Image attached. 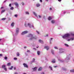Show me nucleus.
Instances as JSON below:
<instances>
[{"label": "nucleus", "instance_id": "nucleus-64", "mask_svg": "<svg viewBox=\"0 0 74 74\" xmlns=\"http://www.w3.org/2000/svg\"><path fill=\"white\" fill-rule=\"evenodd\" d=\"M46 1H48V0H46Z\"/></svg>", "mask_w": 74, "mask_h": 74}, {"label": "nucleus", "instance_id": "nucleus-24", "mask_svg": "<svg viewBox=\"0 0 74 74\" xmlns=\"http://www.w3.org/2000/svg\"><path fill=\"white\" fill-rule=\"evenodd\" d=\"M64 45L66 47H68L69 46L67 44H64Z\"/></svg>", "mask_w": 74, "mask_h": 74}, {"label": "nucleus", "instance_id": "nucleus-29", "mask_svg": "<svg viewBox=\"0 0 74 74\" xmlns=\"http://www.w3.org/2000/svg\"><path fill=\"white\" fill-rule=\"evenodd\" d=\"M58 29H62V27L61 26H60L58 27Z\"/></svg>", "mask_w": 74, "mask_h": 74}, {"label": "nucleus", "instance_id": "nucleus-39", "mask_svg": "<svg viewBox=\"0 0 74 74\" xmlns=\"http://www.w3.org/2000/svg\"><path fill=\"white\" fill-rule=\"evenodd\" d=\"M54 49H58V47H56V46H55L54 47Z\"/></svg>", "mask_w": 74, "mask_h": 74}, {"label": "nucleus", "instance_id": "nucleus-13", "mask_svg": "<svg viewBox=\"0 0 74 74\" xmlns=\"http://www.w3.org/2000/svg\"><path fill=\"white\" fill-rule=\"evenodd\" d=\"M23 66H24V67H26L27 68V67H28L27 65V64H26L24 63L23 64Z\"/></svg>", "mask_w": 74, "mask_h": 74}, {"label": "nucleus", "instance_id": "nucleus-47", "mask_svg": "<svg viewBox=\"0 0 74 74\" xmlns=\"http://www.w3.org/2000/svg\"><path fill=\"white\" fill-rule=\"evenodd\" d=\"M38 17L39 18H41V16H40V15H39Z\"/></svg>", "mask_w": 74, "mask_h": 74}, {"label": "nucleus", "instance_id": "nucleus-10", "mask_svg": "<svg viewBox=\"0 0 74 74\" xmlns=\"http://www.w3.org/2000/svg\"><path fill=\"white\" fill-rule=\"evenodd\" d=\"M27 33H28V32L27 31H25L21 33V34L22 35H24V34H27Z\"/></svg>", "mask_w": 74, "mask_h": 74}, {"label": "nucleus", "instance_id": "nucleus-32", "mask_svg": "<svg viewBox=\"0 0 74 74\" xmlns=\"http://www.w3.org/2000/svg\"><path fill=\"white\" fill-rule=\"evenodd\" d=\"M7 65L8 66H11V63H8V64H7Z\"/></svg>", "mask_w": 74, "mask_h": 74}, {"label": "nucleus", "instance_id": "nucleus-14", "mask_svg": "<svg viewBox=\"0 0 74 74\" xmlns=\"http://www.w3.org/2000/svg\"><path fill=\"white\" fill-rule=\"evenodd\" d=\"M74 32H71V36H72L73 37H74Z\"/></svg>", "mask_w": 74, "mask_h": 74}, {"label": "nucleus", "instance_id": "nucleus-38", "mask_svg": "<svg viewBox=\"0 0 74 74\" xmlns=\"http://www.w3.org/2000/svg\"><path fill=\"white\" fill-rule=\"evenodd\" d=\"M14 8L13 7H11L10 8V10H14Z\"/></svg>", "mask_w": 74, "mask_h": 74}, {"label": "nucleus", "instance_id": "nucleus-11", "mask_svg": "<svg viewBox=\"0 0 74 74\" xmlns=\"http://www.w3.org/2000/svg\"><path fill=\"white\" fill-rule=\"evenodd\" d=\"M14 4L15 5H16V7H18V6H19V5L18 4V3H17V2H14Z\"/></svg>", "mask_w": 74, "mask_h": 74}, {"label": "nucleus", "instance_id": "nucleus-58", "mask_svg": "<svg viewBox=\"0 0 74 74\" xmlns=\"http://www.w3.org/2000/svg\"><path fill=\"white\" fill-rule=\"evenodd\" d=\"M56 67H57V66H54V67H55V68H56Z\"/></svg>", "mask_w": 74, "mask_h": 74}, {"label": "nucleus", "instance_id": "nucleus-51", "mask_svg": "<svg viewBox=\"0 0 74 74\" xmlns=\"http://www.w3.org/2000/svg\"><path fill=\"white\" fill-rule=\"evenodd\" d=\"M33 49H34V50H36V48H34Z\"/></svg>", "mask_w": 74, "mask_h": 74}, {"label": "nucleus", "instance_id": "nucleus-22", "mask_svg": "<svg viewBox=\"0 0 74 74\" xmlns=\"http://www.w3.org/2000/svg\"><path fill=\"white\" fill-rule=\"evenodd\" d=\"M52 39H53V38H51L50 39V43L49 44H51V41H52Z\"/></svg>", "mask_w": 74, "mask_h": 74}, {"label": "nucleus", "instance_id": "nucleus-15", "mask_svg": "<svg viewBox=\"0 0 74 74\" xmlns=\"http://www.w3.org/2000/svg\"><path fill=\"white\" fill-rule=\"evenodd\" d=\"M33 13L34 15L35 16H37V14L36 13V12H33Z\"/></svg>", "mask_w": 74, "mask_h": 74}, {"label": "nucleus", "instance_id": "nucleus-1", "mask_svg": "<svg viewBox=\"0 0 74 74\" xmlns=\"http://www.w3.org/2000/svg\"><path fill=\"white\" fill-rule=\"evenodd\" d=\"M71 55V54L70 53H67L66 54V56L64 60H60V58L58 57V61H59L60 62H63L64 61H65L66 62H69L70 61V56Z\"/></svg>", "mask_w": 74, "mask_h": 74}, {"label": "nucleus", "instance_id": "nucleus-62", "mask_svg": "<svg viewBox=\"0 0 74 74\" xmlns=\"http://www.w3.org/2000/svg\"><path fill=\"white\" fill-rule=\"evenodd\" d=\"M48 34H47L46 36H45V37H48Z\"/></svg>", "mask_w": 74, "mask_h": 74}, {"label": "nucleus", "instance_id": "nucleus-6", "mask_svg": "<svg viewBox=\"0 0 74 74\" xmlns=\"http://www.w3.org/2000/svg\"><path fill=\"white\" fill-rule=\"evenodd\" d=\"M59 50L60 53H64V49L62 48H60Z\"/></svg>", "mask_w": 74, "mask_h": 74}, {"label": "nucleus", "instance_id": "nucleus-60", "mask_svg": "<svg viewBox=\"0 0 74 74\" xmlns=\"http://www.w3.org/2000/svg\"><path fill=\"white\" fill-rule=\"evenodd\" d=\"M38 47H39L38 46L36 47L37 48H38Z\"/></svg>", "mask_w": 74, "mask_h": 74}, {"label": "nucleus", "instance_id": "nucleus-55", "mask_svg": "<svg viewBox=\"0 0 74 74\" xmlns=\"http://www.w3.org/2000/svg\"><path fill=\"white\" fill-rule=\"evenodd\" d=\"M42 0H40V2L41 3H42Z\"/></svg>", "mask_w": 74, "mask_h": 74}, {"label": "nucleus", "instance_id": "nucleus-25", "mask_svg": "<svg viewBox=\"0 0 74 74\" xmlns=\"http://www.w3.org/2000/svg\"><path fill=\"white\" fill-rule=\"evenodd\" d=\"M70 72L71 73H74V69H72L70 70Z\"/></svg>", "mask_w": 74, "mask_h": 74}, {"label": "nucleus", "instance_id": "nucleus-28", "mask_svg": "<svg viewBox=\"0 0 74 74\" xmlns=\"http://www.w3.org/2000/svg\"><path fill=\"white\" fill-rule=\"evenodd\" d=\"M49 69H50L52 71V67L51 66H49Z\"/></svg>", "mask_w": 74, "mask_h": 74}, {"label": "nucleus", "instance_id": "nucleus-56", "mask_svg": "<svg viewBox=\"0 0 74 74\" xmlns=\"http://www.w3.org/2000/svg\"><path fill=\"white\" fill-rule=\"evenodd\" d=\"M58 1H62V0H58Z\"/></svg>", "mask_w": 74, "mask_h": 74}, {"label": "nucleus", "instance_id": "nucleus-52", "mask_svg": "<svg viewBox=\"0 0 74 74\" xmlns=\"http://www.w3.org/2000/svg\"><path fill=\"white\" fill-rule=\"evenodd\" d=\"M22 5H24V3L22 2Z\"/></svg>", "mask_w": 74, "mask_h": 74}, {"label": "nucleus", "instance_id": "nucleus-16", "mask_svg": "<svg viewBox=\"0 0 74 74\" xmlns=\"http://www.w3.org/2000/svg\"><path fill=\"white\" fill-rule=\"evenodd\" d=\"M39 42H40V43H42H42H43V41L40 39L39 40Z\"/></svg>", "mask_w": 74, "mask_h": 74}, {"label": "nucleus", "instance_id": "nucleus-46", "mask_svg": "<svg viewBox=\"0 0 74 74\" xmlns=\"http://www.w3.org/2000/svg\"><path fill=\"white\" fill-rule=\"evenodd\" d=\"M30 52V51L28 50H27V52Z\"/></svg>", "mask_w": 74, "mask_h": 74}, {"label": "nucleus", "instance_id": "nucleus-50", "mask_svg": "<svg viewBox=\"0 0 74 74\" xmlns=\"http://www.w3.org/2000/svg\"><path fill=\"white\" fill-rule=\"evenodd\" d=\"M1 9H3L4 8V7H2L1 8Z\"/></svg>", "mask_w": 74, "mask_h": 74}, {"label": "nucleus", "instance_id": "nucleus-54", "mask_svg": "<svg viewBox=\"0 0 74 74\" xmlns=\"http://www.w3.org/2000/svg\"><path fill=\"white\" fill-rule=\"evenodd\" d=\"M14 74H18V73H16V72H15L14 73Z\"/></svg>", "mask_w": 74, "mask_h": 74}, {"label": "nucleus", "instance_id": "nucleus-4", "mask_svg": "<svg viewBox=\"0 0 74 74\" xmlns=\"http://www.w3.org/2000/svg\"><path fill=\"white\" fill-rule=\"evenodd\" d=\"M25 27L29 26L30 28H32V27H33V28H34V26L32 25L31 23H28L27 24L26 23L25 24Z\"/></svg>", "mask_w": 74, "mask_h": 74}, {"label": "nucleus", "instance_id": "nucleus-63", "mask_svg": "<svg viewBox=\"0 0 74 74\" xmlns=\"http://www.w3.org/2000/svg\"><path fill=\"white\" fill-rule=\"evenodd\" d=\"M73 2L74 3V0H73Z\"/></svg>", "mask_w": 74, "mask_h": 74}, {"label": "nucleus", "instance_id": "nucleus-5", "mask_svg": "<svg viewBox=\"0 0 74 74\" xmlns=\"http://www.w3.org/2000/svg\"><path fill=\"white\" fill-rule=\"evenodd\" d=\"M66 13L69 14L70 13V12L69 11H62L61 13V14L62 15H63L65 14Z\"/></svg>", "mask_w": 74, "mask_h": 74}, {"label": "nucleus", "instance_id": "nucleus-30", "mask_svg": "<svg viewBox=\"0 0 74 74\" xmlns=\"http://www.w3.org/2000/svg\"><path fill=\"white\" fill-rule=\"evenodd\" d=\"M16 55L17 56H19V52H18L16 53Z\"/></svg>", "mask_w": 74, "mask_h": 74}, {"label": "nucleus", "instance_id": "nucleus-9", "mask_svg": "<svg viewBox=\"0 0 74 74\" xmlns=\"http://www.w3.org/2000/svg\"><path fill=\"white\" fill-rule=\"evenodd\" d=\"M2 69H4L5 71H7V68L5 67V65H2Z\"/></svg>", "mask_w": 74, "mask_h": 74}, {"label": "nucleus", "instance_id": "nucleus-36", "mask_svg": "<svg viewBox=\"0 0 74 74\" xmlns=\"http://www.w3.org/2000/svg\"><path fill=\"white\" fill-rule=\"evenodd\" d=\"M5 19H6V18H3L1 19L2 21H4L5 20Z\"/></svg>", "mask_w": 74, "mask_h": 74}, {"label": "nucleus", "instance_id": "nucleus-49", "mask_svg": "<svg viewBox=\"0 0 74 74\" xmlns=\"http://www.w3.org/2000/svg\"><path fill=\"white\" fill-rule=\"evenodd\" d=\"M3 56V55L1 54H0V56Z\"/></svg>", "mask_w": 74, "mask_h": 74}, {"label": "nucleus", "instance_id": "nucleus-8", "mask_svg": "<svg viewBox=\"0 0 74 74\" xmlns=\"http://www.w3.org/2000/svg\"><path fill=\"white\" fill-rule=\"evenodd\" d=\"M19 29L18 28H17L16 29L15 35L16 36L19 33Z\"/></svg>", "mask_w": 74, "mask_h": 74}, {"label": "nucleus", "instance_id": "nucleus-40", "mask_svg": "<svg viewBox=\"0 0 74 74\" xmlns=\"http://www.w3.org/2000/svg\"><path fill=\"white\" fill-rule=\"evenodd\" d=\"M40 5V4L38 3L36 5V6L37 7H39Z\"/></svg>", "mask_w": 74, "mask_h": 74}, {"label": "nucleus", "instance_id": "nucleus-45", "mask_svg": "<svg viewBox=\"0 0 74 74\" xmlns=\"http://www.w3.org/2000/svg\"><path fill=\"white\" fill-rule=\"evenodd\" d=\"M5 60H7V57H5Z\"/></svg>", "mask_w": 74, "mask_h": 74}, {"label": "nucleus", "instance_id": "nucleus-59", "mask_svg": "<svg viewBox=\"0 0 74 74\" xmlns=\"http://www.w3.org/2000/svg\"><path fill=\"white\" fill-rule=\"evenodd\" d=\"M14 70H16V67H14Z\"/></svg>", "mask_w": 74, "mask_h": 74}, {"label": "nucleus", "instance_id": "nucleus-2", "mask_svg": "<svg viewBox=\"0 0 74 74\" xmlns=\"http://www.w3.org/2000/svg\"><path fill=\"white\" fill-rule=\"evenodd\" d=\"M69 37H70V34H65L64 36H62V38H64V39H65L67 41V39L69 38Z\"/></svg>", "mask_w": 74, "mask_h": 74}, {"label": "nucleus", "instance_id": "nucleus-23", "mask_svg": "<svg viewBox=\"0 0 74 74\" xmlns=\"http://www.w3.org/2000/svg\"><path fill=\"white\" fill-rule=\"evenodd\" d=\"M51 19H52V17H49V18H48V19L49 21H51Z\"/></svg>", "mask_w": 74, "mask_h": 74}, {"label": "nucleus", "instance_id": "nucleus-44", "mask_svg": "<svg viewBox=\"0 0 74 74\" xmlns=\"http://www.w3.org/2000/svg\"><path fill=\"white\" fill-rule=\"evenodd\" d=\"M14 60H17V58H14Z\"/></svg>", "mask_w": 74, "mask_h": 74}, {"label": "nucleus", "instance_id": "nucleus-17", "mask_svg": "<svg viewBox=\"0 0 74 74\" xmlns=\"http://www.w3.org/2000/svg\"><path fill=\"white\" fill-rule=\"evenodd\" d=\"M37 69V67H35V68H34L32 69L34 71H36Z\"/></svg>", "mask_w": 74, "mask_h": 74}, {"label": "nucleus", "instance_id": "nucleus-35", "mask_svg": "<svg viewBox=\"0 0 74 74\" xmlns=\"http://www.w3.org/2000/svg\"><path fill=\"white\" fill-rule=\"evenodd\" d=\"M25 14L27 15H29V12H26Z\"/></svg>", "mask_w": 74, "mask_h": 74}, {"label": "nucleus", "instance_id": "nucleus-26", "mask_svg": "<svg viewBox=\"0 0 74 74\" xmlns=\"http://www.w3.org/2000/svg\"><path fill=\"white\" fill-rule=\"evenodd\" d=\"M42 67H40L38 69V71H41V70H42Z\"/></svg>", "mask_w": 74, "mask_h": 74}, {"label": "nucleus", "instance_id": "nucleus-61", "mask_svg": "<svg viewBox=\"0 0 74 74\" xmlns=\"http://www.w3.org/2000/svg\"><path fill=\"white\" fill-rule=\"evenodd\" d=\"M41 74H44V72H42L41 73Z\"/></svg>", "mask_w": 74, "mask_h": 74}, {"label": "nucleus", "instance_id": "nucleus-43", "mask_svg": "<svg viewBox=\"0 0 74 74\" xmlns=\"http://www.w3.org/2000/svg\"><path fill=\"white\" fill-rule=\"evenodd\" d=\"M14 16H15V17H18V15L17 14H15L14 15Z\"/></svg>", "mask_w": 74, "mask_h": 74}, {"label": "nucleus", "instance_id": "nucleus-53", "mask_svg": "<svg viewBox=\"0 0 74 74\" xmlns=\"http://www.w3.org/2000/svg\"><path fill=\"white\" fill-rule=\"evenodd\" d=\"M26 48H27V47H24V48H25V49H26Z\"/></svg>", "mask_w": 74, "mask_h": 74}, {"label": "nucleus", "instance_id": "nucleus-57", "mask_svg": "<svg viewBox=\"0 0 74 74\" xmlns=\"http://www.w3.org/2000/svg\"><path fill=\"white\" fill-rule=\"evenodd\" d=\"M6 1H7V0H6L4 2V3H5V2H6Z\"/></svg>", "mask_w": 74, "mask_h": 74}, {"label": "nucleus", "instance_id": "nucleus-33", "mask_svg": "<svg viewBox=\"0 0 74 74\" xmlns=\"http://www.w3.org/2000/svg\"><path fill=\"white\" fill-rule=\"evenodd\" d=\"M37 53L38 55H39L40 53V52L39 51H38L37 52Z\"/></svg>", "mask_w": 74, "mask_h": 74}, {"label": "nucleus", "instance_id": "nucleus-12", "mask_svg": "<svg viewBox=\"0 0 74 74\" xmlns=\"http://www.w3.org/2000/svg\"><path fill=\"white\" fill-rule=\"evenodd\" d=\"M45 49H46V50H48V49H49V47L47 46H46L45 47Z\"/></svg>", "mask_w": 74, "mask_h": 74}, {"label": "nucleus", "instance_id": "nucleus-7", "mask_svg": "<svg viewBox=\"0 0 74 74\" xmlns=\"http://www.w3.org/2000/svg\"><path fill=\"white\" fill-rule=\"evenodd\" d=\"M74 40V38L71 37H70L69 36V38L67 39V41H73Z\"/></svg>", "mask_w": 74, "mask_h": 74}, {"label": "nucleus", "instance_id": "nucleus-3", "mask_svg": "<svg viewBox=\"0 0 74 74\" xmlns=\"http://www.w3.org/2000/svg\"><path fill=\"white\" fill-rule=\"evenodd\" d=\"M29 37H31L30 38V40H36L37 39V36H35L33 37V35L32 34H30L27 36Z\"/></svg>", "mask_w": 74, "mask_h": 74}, {"label": "nucleus", "instance_id": "nucleus-21", "mask_svg": "<svg viewBox=\"0 0 74 74\" xmlns=\"http://www.w3.org/2000/svg\"><path fill=\"white\" fill-rule=\"evenodd\" d=\"M51 52L53 55H54V52L53 50L52 49L51 50Z\"/></svg>", "mask_w": 74, "mask_h": 74}, {"label": "nucleus", "instance_id": "nucleus-48", "mask_svg": "<svg viewBox=\"0 0 74 74\" xmlns=\"http://www.w3.org/2000/svg\"><path fill=\"white\" fill-rule=\"evenodd\" d=\"M9 7H11V4H10L9 5Z\"/></svg>", "mask_w": 74, "mask_h": 74}, {"label": "nucleus", "instance_id": "nucleus-34", "mask_svg": "<svg viewBox=\"0 0 74 74\" xmlns=\"http://www.w3.org/2000/svg\"><path fill=\"white\" fill-rule=\"evenodd\" d=\"M35 61V59L34 58L33 59L32 61V63H34Z\"/></svg>", "mask_w": 74, "mask_h": 74}, {"label": "nucleus", "instance_id": "nucleus-18", "mask_svg": "<svg viewBox=\"0 0 74 74\" xmlns=\"http://www.w3.org/2000/svg\"><path fill=\"white\" fill-rule=\"evenodd\" d=\"M55 22V20H52L51 21V23H54Z\"/></svg>", "mask_w": 74, "mask_h": 74}, {"label": "nucleus", "instance_id": "nucleus-42", "mask_svg": "<svg viewBox=\"0 0 74 74\" xmlns=\"http://www.w3.org/2000/svg\"><path fill=\"white\" fill-rule=\"evenodd\" d=\"M52 8H51L49 9V10L50 11H52Z\"/></svg>", "mask_w": 74, "mask_h": 74}, {"label": "nucleus", "instance_id": "nucleus-19", "mask_svg": "<svg viewBox=\"0 0 74 74\" xmlns=\"http://www.w3.org/2000/svg\"><path fill=\"white\" fill-rule=\"evenodd\" d=\"M11 26L12 27H14V23L13 22L11 23Z\"/></svg>", "mask_w": 74, "mask_h": 74}, {"label": "nucleus", "instance_id": "nucleus-27", "mask_svg": "<svg viewBox=\"0 0 74 74\" xmlns=\"http://www.w3.org/2000/svg\"><path fill=\"white\" fill-rule=\"evenodd\" d=\"M13 41L14 42V41H16V38L14 37L13 38Z\"/></svg>", "mask_w": 74, "mask_h": 74}, {"label": "nucleus", "instance_id": "nucleus-20", "mask_svg": "<svg viewBox=\"0 0 74 74\" xmlns=\"http://www.w3.org/2000/svg\"><path fill=\"white\" fill-rule=\"evenodd\" d=\"M55 60L53 59L52 61H51V62L53 63H55Z\"/></svg>", "mask_w": 74, "mask_h": 74}, {"label": "nucleus", "instance_id": "nucleus-41", "mask_svg": "<svg viewBox=\"0 0 74 74\" xmlns=\"http://www.w3.org/2000/svg\"><path fill=\"white\" fill-rule=\"evenodd\" d=\"M36 32L38 34H40V32H39L38 31H36Z\"/></svg>", "mask_w": 74, "mask_h": 74}, {"label": "nucleus", "instance_id": "nucleus-37", "mask_svg": "<svg viewBox=\"0 0 74 74\" xmlns=\"http://www.w3.org/2000/svg\"><path fill=\"white\" fill-rule=\"evenodd\" d=\"M13 68V66H12L11 67L9 68V70H12V68Z\"/></svg>", "mask_w": 74, "mask_h": 74}, {"label": "nucleus", "instance_id": "nucleus-31", "mask_svg": "<svg viewBox=\"0 0 74 74\" xmlns=\"http://www.w3.org/2000/svg\"><path fill=\"white\" fill-rule=\"evenodd\" d=\"M5 10H2L1 11V14H2V13H3V12H5Z\"/></svg>", "mask_w": 74, "mask_h": 74}]
</instances>
